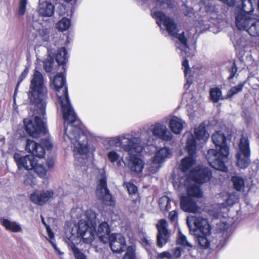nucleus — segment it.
Segmentation results:
<instances>
[{
	"instance_id": "1",
	"label": "nucleus",
	"mask_w": 259,
	"mask_h": 259,
	"mask_svg": "<svg viewBox=\"0 0 259 259\" xmlns=\"http://www.w3.org/2000/svg\"><path fill=\"white\" fill-rule=\"evenodd\" d=\"M54 90L62 108L65 126L64 140L66 137L70 141L75 158L83 159L88 151V141L80 127L74 125L76 116L70 105L65 76L63 73H57L52 81Z\"/></svg>"
},
{
	"instance_id": "2",
	"label": "nucleus",
	"mask_w": 259,
	"mask_h": 259,
	"mask_svg": "<svg viewBox=\"0 0 259 259\" xmlns=\"http://www.w3.org/2000/svg\"><path fill=\"white\" fill-rule=\"evenodd\" d=\"M47 89L44 84V77L41 73L35 70L28 93L29 99L35 107V117L34 119L26 118L24 120L27 133L34 138L48 132L44 118L47 103Z\"/></svg>"
},
{
	"instance_id": "3",
	"label": "nucleus",
	"mask_w": 259,
	"mask_h": 259,
	"mask_svg": "<svg viewBox=\"0 0 259 259\" xmlns=\"http://www.w3.org/2000/svg\"><path fill=\"white\" fill-rule=\"evenodd\" d=\"M107 142L109 146L104 143L106 148L110 146H120L123 151L129 155L130 162L127 165L132 171L138 174L142 171L144 162L138 155L143 150V146L141 138L136 137L134 132L109 138Z\"/></svg>"
},
{
	"instance_id": "4",
	"label": "nucleus",
	"mask_w": 259,
	"mask_h": 259,
	"mask_svg": "<svg viewBox=\"0 0 259 259\" xmlns=\"http://www.w3.org/2000/svg\"><path fill=\"white\" fill-rule=\"evenodd\" d=\"M212 140L216 149L208 151L206 158L209 164L215 169L223 171L227 170L225 163L228 159L229 148L226 143L223 133L217 132L212 136Z\"/></svg>"
},
{
	"instance_id": "5",
	"label": "nucleus",
	"mask_w": 259,
	"mask_h": 259,
	"mask_svg": "<svg viewBox=\"0 0 259 259\" xmlns=\"http://www.w3.org/2000/svg\"><path fill=\"white\" fill-rule=\"evenodd\" d=\"M211 178V172L208 168L198 167L197 169L191 170L188 177L180 180L179 187L181 188L183 185H188L190 184L187 187V196L192 198H200L203 195L202 191L198 186L191 183H205L209 181Z\"/></svg>"
},
{
	"instance_id": "6",
	"label": "nucleus",
	"mask_w": 259,
	"mask_h": 259,
	"mask_svg": "<svg viewBox=\"0 0 259 259\" xmlns=\"http://www.w3.org/2000/svg\"><path fill=\"white\" fill-rule=\"evenodd\" d=\"M152 15L157 20V23L162 28L161 25L165 27L169 34L178 38L180 44H178L177 48L180 51V53L183 56L187 55L189 48L187 44V39L183 34V32L180 34L177 33V29L173 20L169 18L161 12L152 11Z\"/></svg>"
},
{
	"instance_id": "7",
	"label": "nucleus",
	"mask_w": 259,
	"mask_h": 259,
	"mask_svg": "<svg viewBox=\"0 0 259 259\" xmlns=\"http://www.w3.org/2000/svg\"><path fill=\"white\" fill-rule=\"evenodd\" d=\"M78 235L75 233L66 235L68 238V244L70 246L76 259H87L85 256L75 246L82 240L86 244H91L94 240V235L92 230L88 227L84 222L81 221L77 228Z\"/></svg>"
},
{
	"instance_id": "8",
	"label": "nucleus",
	"mask_w": 259,
	"mask_h": 259,
	"mask_svg": "<svg viewBox=\"0 0 259 259\" xmlns=\"http://www.w3.org/2000/svg\"><path fill=\"white\" fill-rule=\"evenodd\" d=\"M13 158L19 170L24 168L27 170H32L37 176L42 179H47V169L43 161L31 155L21 156L18 153H15Z\"/></svg>"
},
{
	"instance_id": "9",
	"label": "nucleus",
	"mask_w": 259,
	"mask_h": 259,
	"mask_svg": "<svg viewBox=\"0 0 259 259\" xmlns=\"http://www.w3.org/2000/svg\"><path fill=\"white\" fill-rule=\"evenodd\" d=\"M238 200V197L234 193L223 192L219 198V204L213 206L209 210V213L213 218L218 219L224 217L222 214L228 210V207L233 205Z\"/></svg>"
},
{
	"instance_id": "10",
	"label": "nucleus",
	"mask_w": 259,
	"mask_h": 259,
	"mask_svg": "<svg viewBox=\"0 0 259 259\" xmlns=\"http://www.w3.org/2000/svg\"><path fill=\"white\" fill-rule=\"evenodd\" d=\"M183 137L187 139L186 148L190 155L183 159L181 161V168L185 172L195 164V159L193 155L196 149V142L194 136L190 132H186Z\"/></svg>"
},
{
	"instance_id": "11",
	"label": "nucleus",
	"mask_w": 259,
	"mask_h": 259,
	"mask_svg": "<svg viewBox=\"0 0 259 259\" xmlns=\"http://www.w3.org/2000/svg\"><path fill=\"white\" fill-rule=\"evenodd\" d=\"M237 164L241 168H246L250 162V149L247 138L242 137L239 143V151L237 155Z\"/></svg>"
},
{
	"instance_id": "12",
	"label": "nucleus",
	"mask_w": 259,
	"mask_h": 259,
	"mask_svg": "<svg viewBox=\"0 0 259 259\" xmlns=\"http://www.w3.org/2000/svg\"><path fill=\"white\" fill-rule=\"evenodd\" d=\"M193 222L194 225V227L190 225L189 222H187L190 232L192 235H210L211 228L207 219L202 217H196L193 218Z\"/></svg>"
},
{
	"instance_id": "13",
	"label": "nucleus",
	"mask_w": 259,
	"mask_h": 259,
	"mask_svg": "<svg viewBox=\"0 0 259 259\" xmlns=\"http://www.w3.org/2000/svg\"><path fill=\"white\" fill-rule=\"evenodd\" d=\"M149 131L153 135L165 141H170L173 138V135L168 130L166 126L160 122H156L149 127Z\"/></svg>"
},
{
	"instance_id": "14",
	"label": "nucleus",
	"mask_w": 259,
	"mask_h": 259,
	"mask_svg": "<svg viewBox=\"0 0 259 259\" xmlns=\"http://www.w3.org/2000/svg\"><path fill=\"white\" fill-rule=\"evenodd\" d=\"M96 195L98 198L102 200L105 204L112 205L114 200L106 186V181L105 178H101L99 181V184L97 187Z\"/></svg>"
},
{
	"instance_id": "15",
	"label": "nucleus",
	"mask_w": 259,
	"mask_h": 259,
	"mask_svg": "<svg viewBox=\"0 0 259 259\" xmlns=\"http://www.w3.org/2000/svg\"><path fill=\"white\" fill-rule=\"evenodd\" d=\"M54 194L52 190L34 191L30 195V199L34 204L42 205L51 199Z\"/></svg>"
},
{
	"instance_id": "16",
	"label": "nucleus",
	"mask_w": 259,
	"mask_h": 259,
	"mask_svg": "<svg viewBox=\"0 0 259 259\" xmlns=\"http://www.w3.org/2000/svg\"><path fill=\"white\" fill-rule=\"evenodd\" d=\"M110 246L113 252L121 253L124 250L126 246L124 237L119 233H113L109 236Z\"/></svg>"
},
{
	"instance_id": "17",
	"label": "nucleus",
	"mask_w": 259,
	"mask_h": 259,
	"mask_svg": "<svg viewBox=\"0 0 259 259\" xmlns=\"http://www.w3.org/2000/svg\"><path fill=\"white\" fill-rule=\"evenodd\" d=\"M251 15L243 12H237L236 13L235 23L239 29L245 30L247 31L253 20Z\"/></svg>"
},
{
	"instance_id": "18",
	"label": "nucleus",
	"mask_w": 259,
	"mask_h": 259,
	"mask_svg": "<svg viewBox=\"0 0 259 259\" xmlns=\"http://www.w3.org/2000/svg\"><path fill=\"white\" fill-rule=\"evenodd\" d=\"M167 226V222L164 220H160L157 224L158 231L157 245L159 247H162L168 241L169 233Z\"/></svg>"
},
{
	"instance_id": "19",
	"label": "nucleus",
	"mask_w": 259,
	"mask_h": 259,
	"mask_svg": "<svg viewBox=\"0 0 259 259\" xmlns=\"http://www.w3.org/2000/svg\"><path fill=\"white\" fill-rule=\"evenodd\" d=\"M81 221L86 224L89 229H91L93 232L92 227L94 228V225H95L96 223V213L92 209L86 211L83 218L79 221L77 225L75 226L74 227L72 228L70 234L75 233L76 235H78L77 228Z\"/></svg>"
},
{
	"instance_id": "20",
	"label": "nucleus",
	"mask_w": 259,
	"mask_h": 259,
	"mask_svg": "<svg viewBox=\"0 0 259 259\" xmlns=\"http://www.w3.org/2000/svg\"><path fill=\"white\" fill-rule=\"evenodd\" d=\"M93 233L95 235L96 232L97 236L99 239L104 243H106L109 242V236L111 235L110 234V229L107 223L102 222L100 223L97 228H94L92 227Z\"/></svg>"
},
{
	"instance_id": "21",
	"label": "nucleus",
	"mask_w": 259,
	"mask_h": 259,
	"mask_svg": "<svg viewBox=\"0 0 259 259\" xmlns=\"http://www.w3.org/2000/svg\"><path fill=\"white\" fill-rule=\"evenodd\" d=\"M25 149L28 152L31 153V155L35 156L38 158V159L43 161L42 158L45 154V151L41 145L36 143L33 140H27Z\"/></svg>"
},
{
	"instance_id": "22",
	"label": "nucleus",
	"mask_w": 259,
	"mask_h": 259,
	"mask_svg": "<svg viewBox=\"0 0 259 259\" xmlns=\"http://www.w3.org/2000/svg\"><path fill=\"white\" fill-rule=\"evenodd\" d=\"M180 206L184 211L194 213L200 212V207L192 197L188 196L181 197Z\"/></svg>"
},
{
	"instance_id": "23",
	"label": "nucleus",
	"mask_w": 259,
	"mask_h": 259,
	"mask_svg": "<svg viewBox=\"0 0 259 259\" xmlns=\"http://www.w3.org/2000/svg\"><path fill=\"white\" fill-rule=\"evenodd\" d=\"M55 6L47 1H40L37 7L39 15L44 17H52L54 13Z\"/></svg>"
},
{
	"instance_id": "24",
	"label": "nucleus",
	"mask_w": 259,
	"mask_h": 259,
	"mask_svg": "<svg viewBox=\"0 0 259 259\" xmlns=\"http://www.w3.org/2000/svg\"><path fill=\"white\" fill-rule=\"evenodd\" d=\"M185 123V121L182 118L173 116L169 119V127L174 134L178 135L183 131Z\"/></svg>"
},
{
	"instance_id": "25",
	"label": "nucleus",
	"mask_w": 259,
	"mask_h": 259,
	"mask_svg": "<svg viewBox=\"0 0 259 259\" xmlns=\"http://www.w3.org/2000/svg\"><path fill=\"white\" fill-rule=\"evenodd\" d=\"M107 157L108 160L112 163H116L117 165L120 166L122 163L128 167L127 163L130 162L129 156L126 158V161H124L123 156L121 155L119 151L115 150H110L107 153Z\"/></svg>"
},
{
	"instance_id": "26",
	"label": "nucleus",
	"mask_w": 259,
	"mask_h": 259,
	"mask_svg": "<svg viewBox=\"0 0 259 259\" xmlns=\"http://www.w3.org/2000/svg\"><path fill=\"white\" fill-rule=\"evenodd\" d=\"M171 156V150L168 148L163 147L157 150L152 158L156 163H159L161 164L166 159L170 158Z\"/></svg>"
},
{
	"instance_id": "27",
	"label": "nucleus",
	"mask_w": 259,
	"mask_h": 259,
	"mask_svg": "<svg viewBox=\"0 0 259 259\" xmlns=\"http://www.w3.org/2000/svg\"><path fill=\"white\" fill-rule=\"evenodd\" d=\"M194 134L197 140L202 141L203 142H206L209 137V135L206 132L205 124L203 123H201L194 127Z\"/></svg>"
},
{
	"instance_id": "28",
	"label": "nucleus",
	"mask_w": 259,
	"mask_h": 259,
	"mask_svg": "<svg viewBox=\"0 0 259 259\" xmlns=\"http://www.w3.org/2000/svg\"><path fill=\"white\" fill-rule=\"evenodd\" d=\"M2 225L6 230L14 233L20 232L22 230L21 227L18 223L8 219H3Z\"/></svg>"
},
{
	"instance_id": "29",
	"label": "nucleus",
	"mask_w": 259,
	"mask_h": 259,
	"mask_svg": "<svg viewBox=\"0 0 259 259\" xmlns=\"http://www.w3.org/2000/svg\"><path fill=\"white\" fill-rule=\"evenodd\" d=\"M255 5L254 0H242V10L238 12H243L245 13L251 14L253 11L254 7Z\"/></svg>"
},
{
	"instance_id": "30",
	"label": "nucleus",
	"mask_w": 259,
	"mask_h": 259,
	"mask_svg": "<svg viewBox=\"0 0 259 259\" xmlns=\"http://www.w3.org/2000/svg\"><path fill=\"white\" fill-rule=\"evenodd\" d=\"M209 95L211 100L213 103H218L220 100L223 99L221 89L218 87L211 88Z\"/></svg>"
},
{
	"instance_id": "31",
	"label": "nucleus",
	"mask_w": 259,
	"mask_h": 259,
	"mask_svg": "<svg viewBox=\"0 0 259 259\" xmlns=\"http://www.w3.org/2000/svg\"><path fill=\"white\" fill-rule=\"evenodd\" d=\"M42 221L43 223L46 226V230L48 235V238H47V239L49 241V242L52 244L55 251L57 252V253L59 255H62L63 253L59 250V249L57 247V246L54 242V235L53 232L51 230V228L48 226H47L45 224L44 221L43 220V218L42 219Z\"/></svg>"
},
{
	"instance_id": "32",
	"label": "nucleus",
	"mask_w": 259,
	"mask_h": 259,
	"mask_svg": "<svg viewBox=\"0 0 259 259\" xmlns=\"http://www.w3.org/2000/svg\"><path fill=\"white\" fill-rule=\"evenodd\" d=\"M68 55L64 48H60L56 55V60L59 64H63L67 61Z\"/></svg>"
},
{
	"instance_id": "33",
	"label": "nucleus",
	"mask_w": 259,
	"mask_h": 259,
	"mask_svg": "<svg viewBox=\"0 0 259 259\" xmlns=\"http://www.w3.org/2000/svg\"><path fill=\"white\" fill-rule=\"evenodd\" d=\"M70 23V19L64 17L56 24V27L60 31H66L69 28Z\"/></svg>"
},
{
	"instance_id": "34",
	"label": "nucleus",
	"mask_w": 259,
	"mask_h": 259,
	"mask_svg": "<svg viewBox=\"0 0 259 259\" xmlns=\"http://www.w3.org/2000/svg\"><path fill=\"white\" fill-rule=\"evenodd\" d=\"M247 32L252 36H259V20L254 21L253 20Z\"/></svg>"
},
{
	"instance_id": "35",
	"label": "nucleus",
	"mask_w": 259,
	"mask_h": 259,
	"mask_svg": "<svg viewBox=\"0 0 259 259\" xmlns=\"http://www.w3.org/2000/svg\"><path fill=\"white\" fill-rule=\"evenodd\" d=\"M161 165L159 163H156L151 158V162L148 164L146 169L149 174H154L159 170L161 166Z\"/></svg>"
},
{
	"instance_id": "36",
	"label": "nucleus",
	"mask_w": 259,
	"mask_h": 259,
	"mask_svg": "<svg viewBox=\"0 0 259 259\" xmlns=\"http://www.w3.org/2000/svg\"><path fill=\"white\" fill-rule=\"evenodd\" d=\"M232 181L236 190L237 191L243 190L244 188V181L242 178L238 176L233 177L232 178Z\"/></svg>"
},
{
	"instance_id": "37",
	"label": "nucleus",
	"mask_w": 259,
	"mask_h": 259,
	"mask_svg": "<svg viewBox=\"0 0 259 259\" xmlns=\"http://www.w3.org/2000/svg\"><path fill=\"white\" fill-rule=\"evenodd\" d=\"M195 237L197 239V241L198 242L199 245L204 248H206L208 247L209 245V242L207 238V237L209 235H204L203 234H198V235H194Z\"/></svg>"
},
{
	"instance_id": "38",
	"label": "nucleus",
	"mask_w": 259,
	"mask_h": 259,
	"mask_svg": "<svg viewBox=\"0 0 259 259\" xmlns=\"http://www.w3.org/2000/svg\"><path fill=\"white\" fill-rule=\"evenodd\" d=\"M177 243L184 246V247H192V244L188 241L186 236L183 234L180 231L178 235Z\"/></svg>"
},
{
	"instance_id": "39",
	"label": "nucleus",
	"mask_w": 259,
	"mask_h": 259,
	"mask_svg": "<svg viewBox=\"0 0 259 259\" xmlns=\"http://www.w3.org/2000/svg\"><path fill=\"white\" fill-rule=\"evenodd\" d=\"M182 65H183V67L184 68V71L185 73V76L186 77V79H187V82H186V83L185 84L184 87L185 88L188 89V88H189L190 84L191 83V80H189V79L188 77V75L189 73V71H190V68L189 67L188 60L184 59Z\"/></svg>"
},
{
	"instance_id": "40",
	"label": "nucleus",
	"mask_w": 259,
	"mask_h": 259,
	"mask_svg": "<svg viewBox=\"0 0 259 259\" xmlns=\"http://www.w3.org/2000/svg\"><path fill=\"white\" fill-rule=\"evenodd\" d=\"M36 179L32 174L28 173L24 177L23 183L27 186H33L36 184Z\"/></svg>"
},
{
	"instance_id": "41",
	"label": "nucleus",
	"mask_w": 259,
	"mask_h": 259,
	"mask_svg": "<svg viewBox=\"0 0 259 259\" xmlns=\"http://www.w3.org/2000/svg\"><path fill=\"white\" fill-rule=\"evenodd\" d=\"M169 202H170V199L168 197H167L166 196L161 197L159 199V204L160 209L162 211H166V210H168L167 207H168V204L169 203Z\"/></svg>"
},
{
	"instance_id": "42",
	"label": "nucleus",
	"mask_w": 259,
	"mask_h": 259,
	"mask_svg": "<svg viewBox=\"0 0 259 259\" xmlns=\"http://www.w3.org/2000/svg\"><path fill=\"white\" fill-rule=\"evenodd\" d=\"M135 247L134 246H129L122 259H135Z\"/></svg>"
},
{
	"instance_id": "43",
	"label": "nucleus",
	"mask_w": 259,
	"mask_h": 259,
	"mask_svg": "<svg viewBox=\"0 0 259 259\" xmlns=\"http://www.w3.org/2000/svg\"><path fill=\"white\" fill-rule=\"evenodd\" d=\"M28 0H20L18 6V13L19 16H23L25 13Z\"/></svg>"
},
{
	"instance_id": "44",
	"label": "nucleus",
	"mask_w": 259,
	"mask_h": 259,
	"mask_svg": "<svg viewBox=\"0 0 259 259\" xmlns=\"http://www.w3.org/2000/svg\"><path fill=\"white\" fill-rule=\"evenodd\" d=\"M243 85L244 84L243 83H240L236 86L232 88L228 92V97H231L233 95L241 91L243 89Z\"/></svg>"
},
{
	"instance_id": "45",
	"label": "nucleus",
	"mask_w": 259,
	"mask_h": 259,
	"mask_svg": "<svg viewBox=\"0 0 259 259\" xmlns=\"http://www.w3.org/2000/svg\"><path fill=\"white\" fill-rule=\"evenodd\" d=\"M156 259H173L172 253L169 251H164L159 252L156 256Z\"/></svg>"
},
{
	"instance_id": "46",
	"label": "nucleus",
	"mask_w": 259,
	"mask_h": 259,
	"mask_svg": "<svg viewBox=\"0 0 259 259\" xmlns=\"http://www.w3.org/2000/svg\"><path fill=\"white\" fill-rule=\"evenodd\" d=\"M40 145L48 150H51L53 146V144L50 139H43Z\"/></svg>"
},
{
	"instance_id": "47",
	"label": "nucleus",
	"mask_w": 259,
	"mask_h": 259,
	"mask_svg": "<svg viewBox=\"0 0 259 259\" xmlns=\"http://www.w3.org/2000/svg\"><path fill=\"white\" fill-rule=\"evenodd\" d=\"M53 64V61L51 57H50V59L49 60H46L44 62V69L47 72H50L52 71V65Z\"/></svg>"
},
{
	"instance_id": "48",
	"label": "nucleus",
	"mask_w": 259,
	"mask_h": 259,
	"mask_svg": "<svg viewBox=\"0 0 259 259\" xmlns=\"http://www.w3.org/2000/svg\"><path fill=\"white\" fill-rule=\"evenodd\" d=\"M152 243L151 240H148L147 238H143L141 240L142 245L147 250L150 249V246Z\"/></svg>"
},
{
	"instance_id": "49",
	"label": "nucleus",
	"mask_w": 259,
	"mask_h": 259,
	"mask_svg": "<svg viewBox=\"0 0 259 259\" xmlns=\"http://www.w3.org/2000/svg\"><path fill=\"white\" fill-rule=\"evenodd\" d=\"M127 190L130 194H135L137 191V188L133 184L128 183L126 185Z\"/></svg>"
},
{
	"instance_id": "50",
	"label": "nucleus",
	"mask_w": 259,
	"mask_h": 259,
	"mask_svg": "<svg viewBox=\"0 0 259 259\" xmlns=\"http://www.w3.org/2000/svg\"><path fill=\"white\" fill-rule=\"evenodd\" d=\"M28 73V70L27 68H25V70L22 72V73L21 74V76L20 77V80L18 81V82L17 83V84L16 88V90H15V92L17 90L18 86L19 85L20 82L27 75Z\"/></svg>"
},
{
	"instance_id": "51",
	"label": "nucleus",
	"mask_w": 259,
	"mask_h": 259,
	"mask_svg": "<svg viewBox=\"0 0 259 259\" xmlns=\"http://www.w3.org/2000/svg\"><path fill=\"white\" fill-rule=\"evenodd\" d=\"M182 250L181 247H177L175 248L172 256H173V259L178 258L181 256Z\"/></svg>"
},
{
	"instance_id": "52",
	"label": "nucleus",
	"mask_w": 259,
	"mask_h": 259,
	"mask_svg": "<svg viewBox=\"0 0 259 259\" xmlns=\"http://www.w3.org/2000/svg\"><path fill=\"white\" fill-rule=\"evenodd\" d=\"M177 215L178 213L175 210L170 211L169 214V217L170 219L172 221L175 220V219L177 218Z\"/></svg>"
},
{
	"instance_id": "53",
	"label": "nucleus",
	"mask_w": 259,
	"mask_h": 259,
	"mask_svg": "<svg viewBox=\"0 0 259 259\" xmlns=\"http://www.w3.org/2000/svg\"><path fill=\"white\" fill-rule=\"evenodd\" d=\"M237 69L236 66L234 64H233V65L231 68V75L229 77L230 78H232L234 77V76L235 75V73L237 72Z\"/></svg>"
},
{
	"instance_id": "54",
	"label": "nucleus",
	"mask_w": 259,
	"mask_h": 259,
	"mask_svg": "<svg viewBox=\"0 0 259 259\" xmlns=\"http://www.w3.org/2000/svg\"><path fill=\"white\" fill-rule=\"evenodd\" d=\"M159 3L165 4L168 7H171V0H157Z\"/></svg>"
},
{
	"instance_id": "55",
	"label": "nucleus",
	"mask_w": 259,
	"mask_h": 259,
	"mask_svg": "<svg viewBox=\"0 0 259 259\" xmlns=\"http://www.w3.org/2000/svg\"><path fill=\"white\" fill-rule=\"evenodd\" d=\"M50 33V30L47 28L42 29L41 31V34L42 35L44 36L46 38V36H47Z\"/></svg>"
},
{
	"instance_id": "56",
	"label": "nucleus",
	"mask_w": 259,
	"mask_h": 259,
	"mask_svg": "<svg viewBox=\"0 0 259 259\" xmlns=\"http://www.w3.org/2000/svg\"><path fill=\"white\" fill-rule=\"evenodd\" d=\"M46 165L48 168H52L54 165V163L52 160H48L46 162Z\"/></svg>"
},
{
	"instance_id": "57",
	"label": "nucleus",
	"mask_w": 259,
	"mask_h": 259,
	"mask_svg": "<svg viewBox=\"0 0 259 259\" xmlns=\"http://www.w3.org/2000/svg\"><path fill=\"white\" fill-rule=\"evenodd\" d=\"M60 10H65V7L64 6L61 5L60 6ZM65 11H62L60 12L59 14L61 15H64L65 14Z\"/></svg>"
},
{
	"instance_id": "58",
	"label": "nucleus",
	"mask_w": 259,
	"mask_h": 259,
	"mask_svg": "<svg viewBox=\"0 0 259 259\" xmlns=\"http://www.w3.org/2000/svg\"><path fill=\"white\" fill-rule=\"evenodd\" d=\"M77 212H79V211H81L80 209H79V208H78V209H77Z\"/></svg>"
},
{
	"instance_id": "59",
	"label": "nucleus",
	"mask_w": 259,
	"mask_h": 259,
	"mask_svg": "<svg viewBox=\"0 0 259 259\" xmlns=\"http://www.w3.org/2000/svg\"><path fill=\"white\" fill-rule=\"evenodd\" d=\"M258 9L259 10V0H258Z\"/></svg>"
}]
</instances>
